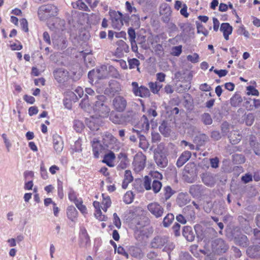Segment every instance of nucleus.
<instances>
[{
	"label": "nucleus",
	"mask_w": 260,
	"mask_h": 260,
	"mask_svg": "<svg viewBox=\"0 0 260 260\" xmlns=\"http://www.w3.org/2000/svg\"><path fill=\"white\" fill-rule=\"evenodd\" d=\"M150 178H152L153 180H161L162 178V175L161 173H159L157 171H153L150 173Z\"/></svg>",
	"instance_id": "58"
},
{
	"label": "nucleus",
	"mask_w": 260,
	"mask_h": 260,
	"mask_svg": "<svg viewBox=\"0 0 260 260\" xmlns=\"http://www.w3.org/2000/svg\"><path fill=\"white\" fill-rule=\"evenodd\" d=\"M74 128L77 132L81 133L84 128V125L81 121L75 120L74 121Z\"/></svg>",
	"instance_id": "44"
},
{
	"label": "nucleus",
	"mask_w": 260,
	"mask_h": 260,
	"mask_svg": "<svg viewBox=\"0 0 260 260\" xmlns=\"http://www.w3.org/2000/svg\"><path fill=\"white\" fill-rule=\"evenodd\" d=\"M57 8L52 4L42 5L38 8V16L40 20L45 21L57 14Z\"/></svg>",
	"instance_id": "3"
},
{
	"label": "nucleus",
	"mask_w": 260,
	"mask_h": 260,
	"mask_svg": "<svg viewBox=\"0 0 260 260\" xmlns=\"http://www.w3.org/2000/svg\"><path fill=\"white\" fill-rule=\"evenodd\" d=\"M254 241L253 243L260 244V231L257 229H254L253 230V238Z\"/></svg>",
	"instance_id": "56"
},
{
	"label": "nucleus",
	"mask_w": 260,
	"mask_h": 260,
	"mask_svg": "<svg viewBox=\"0 0 260 260\" xmlns=\"http://www.w3.org/2000/svg\"><path fill=\"white\" fill-rule=\"evenodd\" d=\"M40 171L42 177L44 179H46L48 178V174L46 169H45L44 165L43 162H42L41 165Z\"/></svg>",
	"instance_id": "61"
},
{
	"label": "nucleus",
	"mask_w": 260,
	"mask_h": 260,
	"mask_svg": "<svg viewBox=\"0 0 260 260\" xmlns=\"http://www.w3.org/2000/svg\"><path fill=\"white\" fill-rule=\"evenodd\" d=\"M203 187L202 185H192L190 187L189 192L192 196L198 197L201 194Z\"/></svg>",
	"instance_id": "31"
},
{
	"label": "nucleus",
	"mask_w": 260,
	"mask_h": 260,
	"mask_svg": "<svg viewBox=\"0 0 260 260\" xmlns=\"http://www.w3.org/2000/svg\"><path fill=\"white\" fill-rule=\"evenodd\" d=\"M143 186L146 190H149L152 189L154 193H158L162 187L161 182L156 179L152 180V179L148 176H146L144 178Z\"/></svg>",
	"instance_id": "4"
},
{
	"label": "nucleus",
	"mask_w": 260,
	"mask_h": 260,
	"mask_svg": "<svg viewBox=\"0 0 260 260\" xmlns=\"http://www.w3.org/2000/svg\"><path fill=\"white\" fill-rule=\"evenodd\" d=\"M117 47L116 50V53L122 54L123 52L127 53L129 52L128 45L123 40H119L117 42Z\"/></svg>",
	"instance_id": "24"
},
{
	"label": "nucleus",
	"mask_w": 260,
	"mask_h": 260,
	"mask_svg": "<svg viewBox=\"0 0 260 260\" xmlns=\"http://www.w3.org/2000/svg\"><path fill=\"white\" fill-rule=\"evenodd\" d=\"M146 157L141 152L137 153L134 156L133 165L136 172L143 170L145 166Z\"/></svg>",
	"instance_id": "6"
},
{
	"label": "nucleus",
	"mask_w": 260,
	"mask_h": 260,
	"mask_svg": "<svg viewBox=\"0 0 260 260\" xmlns=\"http://www.w3.org/2000/svg\"><path fill=\"white\" fill-rule=\"evenodd\" d=\"M134 195L131 191H127L123 197V202L126 204H129L133 202L134 200Z\"/></svg>",
	"instance_id": "41"
},
{
	"label": "nucleus",
	"mask_w": 260,
	"mask_h": 260,
	"mask_svg": "<svg viewBox=\"0 0 260 260\" xmlns=\"http://www.w3.org/2000/svg\"><path fill=\"white\" fill-rule=\"evenodd\" d=\"M150 246L152 248H161L164 247L163 250L168 253L175 247L173 243L169 241L168 238L166 236L154 237L150 243Z\"/></svg>",
	"instance_id": "2"
},
{
	"label": "nucleus",
	"mask_w": 260,
	"mask_h": 260,
	"mask_svg": "<svg viewBox=\"0 0 260 260\" xmlns=\"http://www.w3.org/2000/svg\"><path fill=\"white\" fill-rule=\"evenodd\" d=\"M115 159V154L113 152L110 151L105 155L103 162L105 163L108 166L113 167L114 166L113 161Z\"/></svg>",
	"instance_id": "27"
},
{
	"label": "nucleus",
	"mask_w": 260,
	"mask_h": 260,
	"mask_svg": "<svg viewBox=\"0 0 260 260\" xmlns=\"http://www.w3.org/2000/svg\"><path fill=\"white\" fill-rule=\"evenodd\" d=\"M131 24L136 28L140 26V16L138 14L134 13L132 15L130 19Z\"/></svg>",
	"instance_id": "34"
},
{
	"label": "nucleus",
	"mask_w": 260,
	"mask_h": 260,
	"mask_svg": "<svg viewBox=\"0 0 260 260\" xmlns=\"http://www.w3.org/2000/svg\"><path fill=\"white\" fill-rule=\"evenodd\" d=\"M182 235L187 241L190 242L193 241L195 238L192 228L190 226H185L183 227Z\"/></svg>",
	"instance_id": "19"
},
{
	"label": "nucleus",
	"mask_w": 260,
	"mask_h": 260,
	"mask_svg": "<svg viewBox=\"0 0 260 260\" xmlns=\"http://www.w3.org/2000/svg\"><path fill=\"white\" fill-rule=\"evenodd\" d=\"M129 68L131 69H134L135 68H137L138 71L140 72L139 68L138 66L140 65V61L136 58H132L128 60Z\"/></svg>",
	"instance_id": "46"
},
{
	"label": "nucleus",
	"mask_w": 260,
	"mask_h": 260,
	"mask_svg": "<svg viewBox=\"0 0 260 260\" xmlns=\"http://www.w3.org/2000/svg\"><path fill=\"white\" fill-rule=\"evenodd\" d=\"M132 91L136 96L142 98L149 97L150 93L149 89L144 86H139L137 82L132 83Z\"/></svg>",
	"instance_id": "5"
},
{
	"label": "nucleus",
	"mask_w": 260,
	"mask_h": 260,
	"mask_svg": "<svg viewBox=\"0 0 260 260\" xmlns=\"http://www.w3.org/2000/svg\"><path fill=\"white\" fill-rule=\"evenodd\" d=\"M201 119L205 125H210L212 123V119L211 115L207 113H205L202 115Z\"/></svg>",
	"instance_id": "45"
},
{
	"label": "nucleus",
	"mask_w": 260,
	"mask_h": 260,
	"mask_svg": "<svg viewBox=\"0 0 260 260\" xmlns=\"http://www.w3.org/2000/svg\"><path fill=\"white\" fill-rule=\"evenodd\" d=\"M103 139L104 143L107 145H108L107 142L108 141H109L112 144L115 143L117 140L116 139L114 136H113L111 134L107 132L104 134Z\"/></svg>",
	"instance_id": "42"
},
{
	"label": "nucleus",
	"mask_w": 260,
	"mask_h": 260,
	"mask_svg": "<svg viewBox=\"0 0 260 260\" xmlns=\"http://www.w3.org/2000/svg\"><path fill=\"white\" fill-rule=\"evenodd\" d=\"M72 5L74 8H77L85 11H89L88 6L82 0H78L75 3H73Z\"/></svg>",
	"instance_id": "39"
},
{
	"label": "nucleus",
	"mask_w": 260,
	"mask_h": 260,
	"mask_svg": "<svg viewBox=\"0 0 260 260\" xmlns=\"http://www.w3.org/2000/svg\"><path fill=\"white\" fill-rule=\"evenodd\" d=\"M159 131L160 133L166 137L170 135L171 129L168 125L167 121H163L159 126Z\"/></svg>",
	"instance_id": "29"
},
{
	"label": "nucleus",
	"mask_w": 260,
	"mask_h": 260,
	"mask_svg": "<svg viewBox=\"0 0 260 260\" xmlns=\"http://www.w3.org/2000/svg\"><path fill=\"white\" fill-rule=\"evenodd\" d=\"M96 101L93 107L95 115L101 118L108 117L110 112V109L105 104L106 97L104 95H98L96 96Z\"/></svg>",
	"instance_id": "1"
},
{
	"label": "nucleus",
	"mask_w": 260,
	"mask_h": 260,
	"mask_svg": "<svg viewBox=\"0 0 260 260\" xmlns=\"http://www.w3.org/2000/svg\"><path fill=\"white\" fill-rule=\"evenodd\" d=\"M129 253L132 256L139 259L142 258L144 256L141 249L138 247H131L129 248Z\"/></svg>",
	"instance_id": "30"
},
{
	"label": "nucleus",
	"mask_w": 260,
	"mask_h": 260,
	"mask_svg": "<svg viewBox=\"0 0 260 260\" xmlns=\"http://www.w3.org/2000/svg\"><path fill=\"white\" fill-rule=\"evenodd\" d=\"M96 70L97 72L96 75L98 79L105 78L107 76L108 72L106 66H101L99 68H97Z\"/></svg>",
	"instance_id": "33"
},
{
	"label": "nucleus",
	"mask_w": 260,
	"mask_h": 260,
	"mask_svg": "<svg viewBox=\"0 0 260 260\" xmlns=\"http://www.w3.org/2000/svg\"><path fill=\"white\" fill-rule=\"evenodd\" d=\"M187 59L192 63H197L199 61V56L197 53H194L192 55H187Z\"/></svg>",
	"instance_id": "49"
},
{
	"label": "nucleus",
	"mask_w": 260,
	"mask_h": 260,
	"mask_svg": "<svg viewBox=\"0 0 260 260\" xmlns=\"http://www.w3.org/2000/svg\"><path fill=\"white\" fill-rule=\"evenodd\" d=\"M53 43L54 48L57 49L63 50L67 47V41L62 37H59L57 39H53Z\"/></svg>",
	"instance_id": "25"
},
{
	"label": "nucleus",
	"mask_w": 260,
	"mask_h": 260,
	"mask_svg": "<svg viewBox=\"0 0 260 260\" xmlns=\"http://www.w3.org/2000/svg\"><path fill=\"white\" fill-rule=\"evenodd\" d=\"M80 106L82 109H83L85 111H87L89 107V103L88 99H83L80 104Z\"/></svg>",
	"instance_id": "53"
},
{
	"label": "nucleus",
	"mask_w": 260,
	"mask_h": 260,
	"mask_svg": "<svg viewBox=\"0 0 260 260\" xmlns=\"http://www.w3.org/2000/svg\"><path fill=\"white\" fill-rule=\"evenodd\" d=\"M84 94V91L82 87L78 86L75 90V92H71L70 93V95L75 96V99L73 98V100H74V102H76L79 98H81L83 96Z\"/></svg>",
	"instance_id": "35"
},
{
	"label": "nucleus",
	"mask_w": 260,
	"mask_h": 260,
	"mask_svg": "<svg viewBox=\"0 0 260 260\" xmlns=\"http://www.w3.org/2000/svg\"><path fill=\"white\" fill-rule=\"evenodd\" d=\"M234 241L236 244L243 247H247L249 243L247 236L243 234H239L235 236Z\"/></svg>",
	"instance_id": "17"
},
{
	"label": "nucleus",
	"mask_w": 260,
	"mask_h": 260,
	"mask_svg": "<svg viewBox=\"0 0 260 260\" xmlns=\"http://www.w3.org/2000/svg\"><path fill=\"white\" fill-rule=\"evenodd\" d=\"M148 86L151 92L154 94L157 93L162 86V84L156 82H150L148 83Z\"/></svg>",
	"instance_id": "36"
},
{
	"label": "nucleus",
	"mask_w": 260,
	"mask_h": 260,
	"mask_svg": "<svg viewBox=\"0 0 260 260\" xmlns=\"http://www.w3.org/2000/svg\"><path fill=\"white\" fill-rule=\"evenodd\" d=\"M147 209L156 218L162 216L164 211L163 207L157 202L149 204L147 206Z\"/></svg>",
	"instance_id": "10"
},
{
	"label": "nucleus",
	"mask_w": 260,
	"mask_h": 260,
	"mask_svg": "<svg viewBox=\"0 0 260 260\" xmlns=\"http://www.w3.org/2000/svg\"><path fill=\"white\" fill-rule=\"evenodd\" d=\"M159 13L162 16V20L165 23H168L170 20L172 13L171 7L167 3L162 4L159 8Z\"/></svg>",
	"instance_id": "11"
},
{
	"label": "nucleus",
	"mask_w": 260,
	"mask_h": 260,
	"mask_svg": "<svg viewBox=\"0 0 260 260\" xmlns=\"http://www.w3.org/2000/svg\"><path fill=\"white\" fill-rule=\"evenodd\" d=\"M160 140L161 136L157 132H152L151 133V141L152 143H157L159 142Z\"/></svg>",
	"instance_id": "51"
},
{
	"label": "nucleus",
	"mask_w": 260,
	"mask_h": 260,
	"mask_svg": "<svg viewBox=\"0 0 260 260\" xmlns=\"http://www.w3.org/2000/svg\"><path fill=\"white\" fill-rule=\"evenodd\" d=\"M57 191L58 197L60 199H62L63 197V183L61 181L59 180L57 181Z\"/></svg>",
	"instance_id": "52"
},
{
	"label": "nucleus",
	"mask_w": 260,
	"mask_h": 260,
	"mask_svg": "<svg viewBox=\"0 0 260 260\" xmlns=\"http://www.w3.org/2000/svg\"><path fill=\"white\" fill-rule=\"evenodd\" d=\"M78 212L75 207L71 206L67 209V215L69 219L72 221H76L78 217Z\"/></svg>",
	"instance_id": "26"
},
{
	"label": "nucleus",
	"mask_w": 260,
	"mask_h": 260,
	"mask_svg": "<svg viewBox=\"0 0 260 260\" xmlns=\"http://www.w3.org/2000/svg\"><path fill=\"white\" fill-rule=\"evenodd\" d=\"M242 102V98L239 94H235L230 100L231 106L235 107L239 106Z\"/></svg>",
	"instance_id": "37"
},
{
	"label": "nucleus",
	"mask_w": 260,
	"mask_h": 260,
	"mask_svg": "<svg viewBox=\"0 0 260 260\" xmlns=\"http://www.w3.org/2000/svg\"><path fill=\"white\" fill-rule=\"evenodd\" d=\"M109 119L113 123L115 124H122L123 122L122 116L113 112L111 113Z\"/></svg>",
	"instance_id": "32"
},
{
	"label": "nucleus",
	"mask_w": 260,
	"mask_h": 260,
	"mask_svg": "<svg viewBox=\"0 0 260 260\" xmlns=\"http://www.w3.org/2000/svg\"><path fill=\"white\" fill-rule=\"evenodd\" d=\"M254 120V116L252 113H248L246 116L245 119V123L247 125L251 126Z\"/></svg>",
	"instance_id": "48"
},
{
	"label": "nucleus",
	"mask_w": 260,
	"mask_h": 260,
	"mask_svg": "<svg viewBox=\"0 0 260 260\" xmlns=\"http://www.w3.org/2000/svg\"><path fill=\"white\" fill-rule=\"evenodd\" d=\"M180 260H192V258L188 253L184 252L180 254Z\"/></svg>",
	"instance_id": "64"
},
{
	"label": "nucleus",
	"mask_w": 260,
	"mask_h": 260,
	"mask_svg": "<svg viewBox=\"0 0 260 260\" xmlns=\"http://www.w3.org/2000/svg\"><path fill=\"white\" fill-rule=\"evenodd\" d=\"M212 249L215 253L220 254L226 252L228 246L223 240L218 238L212 241Z\"/></svg>",
	"instance_id": "7"
},
{
	"label": "nucleus",
	"mask_w": 260,
	"mask_h": 260,
	"mask_svg": "<svg viewBox=\"0 0 260 260\" xmlns=\"http://www.w3.org/2000/svg\"><path fill=\"white\" fill-rule=\"evenodd\" d=\"M164 196L165 201L169 200L171 196L174 194L175 191L171 188L170 186H167L164 187Z\"/></svg>",
	"instance_id": "38"
},
{
	"label": "nucleus",
	"mask_w": 260,
	"mask_h": 260,
	"mask_svg": "<svg viewBox=\"0 0 260 260\" xmlns=\"http://www.w3.org/2000/svg\"><path fill=\"white\" fill-rule=\"evenodd\" d=\"M220 30L223 32V37L226 40L229 39V35L232 33L233 27L229 23H222Z\"/></svg>",
	"instance_id": "22"
},
{
	"label": "nucleus",
	"mask_w": 260,
	"mask_h": 260,
	"mask_svg": "<svg viewBox=\"0 0 260 260\" xmlns=\"http://www.w3.org/2000/svg\"><path fill=\"white\" fill-rule=\"evenodd\" d=\"M246 253L248 256L251 257H257L260 256V245H255L249 247Z\"/></svg>",
	"instance_id": "23"
},
{
	"label": "nucleus",
	"mask_w": 260,
	"mask_h": 260,
	"mask_svg": "<svg viewBox=\"0 0 260 260\" xmlns=\"http://www.w3.org/2000/svg\"><path fill=\"white\" fill-rule=\"evenodd\" d=\"M174 219V216L172 213L168 214L164 218L162 224L164 227H168Z\"/></svg>",
	"instance_id": "40"
},
{
	"label": "nucleus",
	"mask_w": 260,
	"mask_h": 260,
	"mask_svg": "<svg viewBox=\"0 0 260 260\" xmlns=\"http://www.w3.org/2000/svg\"><path fill=\"white\" fill-rule=\"evenodd\" d=\"M154 154H166L165 144L164 143H160L157 146L154 151Z\"/></svg>",
	"instance_id": "43"
},
{
	"label": "nucleus",
	"mask_w": 260,
	"mask_h": 260,
	"mask_svg": "<svg viewBox=\"0 0 260 260\" xmlns=\"http://www.w3.org/2000/svg\"><path fill=\"white\" fill-rule=\"evenodd\" d=\"M53 144L54 149L57 153L62 151L63 148V142L62 138L59 135H54L53 137Z\"/></svg>",
	"instance_id": "16"
},
{
	"label": "nucleus",
	"mask_w": 260,
	"mask_h": 260,
	"mask_svg": "<svg viewBox=\"0 0 260 260\" xmlns=\"http://www.w3.org/2000/svg\"><path fill=\"white\" fill-rule=\"evenodd\" d=\"M154 158L158 167L164 168L167 166L168 160L166 154H154Z\"/></svg>",
	"instance_id": "15"
},
{
	"label": "nucleus",
	"mask_w": 260,
	"mask_h": 260,
	"mask_svg": "<svg viewBox=\"0 0 260 260\" xmlns=\"http://www.w3.org/2000/svg\"><path fill=\"white\" fill-rule=\"evenodd\" d=\"M203 182L207 186L212 187L215 183V178L213 174L206 172L201 175Z\"/></svg>",
	"instance_id": "14"
},
{
	"label": "nucleus",
	"mask_w": 260,
	"mask_h": 260,
	"mask_svg": "<svg viewBox=\"0 0 260 260\" xmlns=\"http://www.w3.org/2000/svg\"><path fill=\"white\" fill-rule=\"evenodd\" d=\"M133 131L136 133L137 136L139 138L140 141H144V143L145 144V137L143 135L141 134V132L143 131L139 129L138 127H136V126L135 128H133Z\"/></svg>",
	"instance_id": "50"
},
{
	"label": "nucleus",
	"mask_w": 260,
	"mask_h": 260,
	"mask_svg": "<svg viewBox=\"0 0 260 260\" xmlns=\"http://www.w3.org/2000/svg\"><path fill=\"white\" fill-rule=\"evenodd\" d=\"M103 199L102 201V205L103 206V210L104 211H106L107 209L111 206V201L109 197H104L103 194Z\"/></svg>",
	"instance_id": "47"
},
{
	"label": "nucleus",
	"mask_w": 260,
	"mask_h": 260,
	"mask_svg": "<svg viewBox=\"0 0 260 260\" xmlns=\"http://www.w3.org/2000/svg\"><path fill=\"white\" fill-rule=\"evenodd\" d=\"M113 223L118 229L121 228V220L117 215V213H114L113 214Z\"/></svg>",
	"instance_id": "55"
},
{
	"label": "nucleus",
	"mask_w": 260,
	"mask_h": 260,
	"mask_svg": "<svg viewBox=\"0 0 260 260\" xmlns=\"http://www.w3.org/2000/svg\"><path fill=\"white\" fill-rule=\"evenodd\" d=\"M139 129L143 132H147L149 128V122L147 116L144 115L141 118L139 123L136 125Z\"/></svg>",
	"instance_id": "21"
},
{
	"label": "nucleus",
	"mask_w": 260,
	"mask_h": 260,
	"mask_svg": "<svg viewBox=\"0 0 260 260\" xmlns=\"http://www.w3.org/2000/svg\"><path fill=\"white\" fill-rule=\"evenodd\" d=\"M112 27L117 29H120L123 25L122 22V14L119 11H112L109 12Z\"/></svg>",
	"instance_id": "8"
},
{
	"label": "nucleus",
	"mask_w": 260,
	"mask_h": 260,
	"mask_svg": "<svg viewBox=\"0 0 260 260\" xmlns=\"http://www.w3.org/2000/svg\"><path fill=\"white\" fill-rule=\"evenodd\" d=\"M180 225L178 223H175L172 227L174 234L176 237L180 235Z\"/></svg>",
	"instance_id": "63"
},
{
	"label": "nucleus",
	"mask_w": 260,
	"mask_h": 260,
	"mask_svg": "<svg viewBox=\"0 0 260 260\" xmlns=\"http://www.w3.org/2000/svg\"><path fill=\"white\" fill-rule=\"evenodd\" d=\"M68 74V72L62 68L58 69L54 72L55 79L60 83L64 81Z\"/></svg>",
	"instance_id": "18"
},
{
	"label": "nucleus",
	"mask_w": 260,
	"mask_h": 260,
	"mask_svg": "<svg viewBox=\"0 0 260 260\" xmlns=\"http://www.w3.org/2000/svg\"><path fill=\"white\" fill-rule=\"evenodd\" d=\"M125 7L126 11L129 13H132L134 12V13H136L137 12V9L136 8L132 7L130 3L128 1L125 3Z\"/></svg>",
	"instance_id": "62"
},
{
	"label": "nucleus",
	"mask_w": 260,
	"mask_h": 260,
	"mask_svg": "<svg viewBox=\"0 0 260 260\" xmlns=\"http://www.w3.org/2000/svg\"><path fill=\"white\" fill-rule=\"evenodd\" d=\"M127 34L130 42L136 41V32L135 29L133 28L129 27L128 29Z\"/></svg>",
	"instance_id": "54"
},
{
	"label": "nucleus",
	"mask_w": 260,
	"mask_h": 260,
	"mask_svg": "<svg viewBox=\"0 0 260 260\" xmlns=\"http://www.w3.org/2000/svg\"><path fill=\"white\" fill-rule=\"evenodd\" d=\"M80 245L82 247L87 246L90 244V238L89 236L80 238Z\"/></svg>",
	"instance_id": "57"
},
{
	"label": "nucleus",
	"mask_w": 260,
	"mask_h": 260,
	"mask_svg": "<svg viewBox=\"0 0 260 260\" xmlns=\"http://www.w3.org/2000/svg\"><path fill=\"white\" fill-rule=\"evenodd\" d=\"M247 90L248 91V94H252L253 95L258 96L259 94L258 91L256 89L252 86H249L247 87Z\"/></svg>",
	"instance_id": "59"
},
{
	"label": "nucleus",
	"mask_w": 260,
	"mask_h": 260,
	"mask_svg": "<svg viewBox=\"0 0 260 260\" xmlns=\"http://www.w3.org/2000/svg\"><path fill=\"white\" fill-rule=\"evenodd\" d=\"M20 25L23 30L27 32L28 30V22L26 19L23 18L20 20Z\"/></svg>",
	"instance_id": "60"
},
{
	"label": "nucleus",
	"mask_w": 260,
	"mask_h": 260,
	"mask_svg": "<svg viewBox=\"0 0 260 260\" xmlns=\"http://www.w3.org/2000/svg\"><path fill=\"white\" fill-rule=\"evenodd\" d=\"M191 153L189 151H185L177 159L176 165L178 167H181L190 158Z\"/></svg>",
	"instance_id": "20"
},
{
	"label": "nucleus",
	"mask_w": 260,
	"mask_h": 260,
	"mask_svg": "<svg viewBox=\"0 0 260 260\" xmlns=\"http://www.w3.org/2000/svg\"><path fill=\"white\" fill-rule=\"evenodd\" d=\"M228 137L232 144H236L241 140L242 136L238 132L233 131L230 133Z\"/></svg>",
	"instance_id": "28"
},
{
	"label": "nucleus",
	"mask_w": 260,
	"mask_h": 260,
	"mask_svg": "<svg viewBox=\"0 0 260 260\" xmlns=\"http://www.w3.org/2000/svg\"><path fill=\"white\" fill-rule=\"evenodd\" d=\"M91 144L93 156L95 158H98L104 150V146L102 145L100 141L96 139L93 138L90 141Z\"/></svg>",
	"instance_id": "12"
},
{
	"label": "nucleus",
	"mask_w": 260,
	"mask_h": 260,
	"mask_svg": "<svg viewBox=\"0 0 260 260\" xmlns=\"http://www.w3.org/2000/svg\"><path fill=\"white\" fill-rule=\"evenodd\" d=\"M101 122L99 118H95L93 116L87 118L86 120L87 126L92 131L99 130Z\"/></svg>",
	"instance_id": "13"
},
{
	"label": "nucleus",
	"mask_w": 260,
	"mask_h": 260,
	"mask_svg": "<svg viewBox=\"0 0 260 260\" xmlns=\"http://www.w3.org/2000/svg\"><path fill=\"white\" fill-rule=\"evenodd\" d=\"M127 101L121 95L116 96L112 100L113 109L118 112H123L126 109Z\"/></svg>",
	"instance_id": "9"
}]
</instances>
